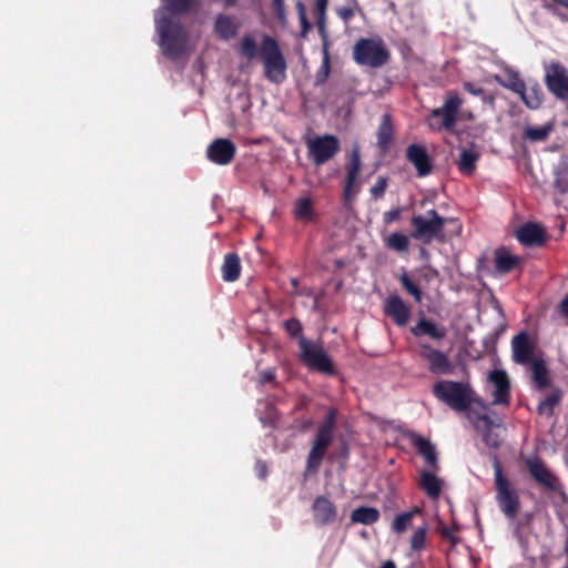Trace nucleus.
<instances>
[{"label":"nucleus","mask_w":568,"mask_h":568,"mask_svg":"<svg viewBox=\"0 0 568 568\" xmlns=\"http://www.w3.org/2000/svg\"><path fill=\"white\" fill-rule=\"evenodd\" d=\"M433 395L455 412H466L473 405L486 408L468 382L440 379L433 385Z\"/></svg>","instance_id":"f257e3e1"},{"label":"nucleus","mask_w":568,"mask_h":568,"mask_svg":"<svg viewBox=\"0 0 568 568\" xmlns=\"http://www.w3.org/2000/svg\"><path fill=\"white\" fill-rule=\"evenodd\" d=\"M338 412L336 408L331 407L325 415L324 420L318 426L314 436L311 450L306 459V471L317 473L322 462L326 455L327 448L334 439V432L336 428Z\"/></svg>","instance_id":"f03ea898"},{"label":"nucleus","mask_w":568,"mask_h":568,"mask_svg":"<svg viewBox=\"0 0 568 568\" xmlns=\"http://www.w3.org/2000/svg\"><path fill=\"white\" fill-rule=\"evenodd\" d=\"M264 77L271 83L281 84L286 80L287 62L277 40L265 34L260 44Z\"/></svg>","instance_id":"7ed1b4c3"},{"label":"nucleus","mask_w":568,"mask_h":568,"mask_svg":"<svg viewBox=\"0 0 568 568\" xmlns=\"http://www.w3.org/2000/svg\"><path fill=\"white\" fill-rule=\"evenodd\" d=\"M158 31L159 45L165 57L178 60L186 52L189 36L180 22L164 17L159 21Z\"/></svg>","instance_id":"20e7f679"},{"label":"nucleus","mask_w":568,"mask_h":568,"mask_svg":"<svg viewBox=\"0 0 568 568\" xmlns=\"http://www.w3.org/2000/svg\"><path fill=\"white\" fill-rule=\"evenodd\" d=\"M493 467L496 503L500 511L508 519H514L520 510L519 494L509 479L504 475L501 463L496 455L494 456Z\"/></svg>","instance_id":"39448f33"},{"label":"nucleus","mask_w":568,"mask_h":568,"mask_svg":"<svg viewBox=\"0 0 568 568\" xmlns=\"http://www.w3.org/2000/svg\"><path fill=\"white\" fill-rule=\"evenodd\" d=\"M353 58L359 65L377 69L388 63L390 52L381 38H361L353 47Z\"/></svg>","instance_id":"423d86ee"},{"label":"nucleus","mask_w":568,"mask_h":568,"mask_svg":"<svg viewBox=\"0 0 568 568\" xmlns=\"http://www.w3.org/2000/svg\"><path fill=\"white\" fill-rule=\"evenodd\" d=\"M464 101L456 91H448L440 108L433 109L427 119L432 131L446 130L452 132L457 123L458 113Z\"/></svg>","instance_id":"0eeeda50"},{"label":"nucleus","mask_w":568,"mask_h":568,"mask_svg":"<svg viewBox=\"0 0 568 568\" xmlns=\"http://www.w3.org/2000/svg\"><path fill=\"white\" fill-rule=\"evenodd\" d=\"M446 220L440 216L436 210H429L426 216L422 214L413 215L410 225L413 227L412 237L429 244L433 240H443Z\"/></svg>","instance_id":"6e6552de"},{"label":"nucleus","mask_w":568,"mask_h":568,"mask_svg":"<svg viewBox=\"0 0 568 568\" xmlns=\"http://www.w3.org/2000/svg\"><path fill=\"white\" fill-rule=\"evenodd\" d=\"M300 359L311 371H315L325 375H334L335 367L323 346L318 343L301 337L298 341Z\"/></svg>","instance_id":"1a4fd4ad"},{"label":"nucleus","mask_w":568,"mask_h":568,"mask_svg":"<svg viewBox=\"0 0 568 568\" xmlns=\"http://www.w3.org/2000/svg\"><path fill=\"white\" fill-rule=\"evenodd\" d=\"M418 356L426 362L427 369L433 375H452L455 372V365L449 355L429 343H418Z\"/></svg>","instance_id":"9d476101"},{"label":"nucleus","mask_w":568,"mask_h":568,"mask_svg":"<svg viewBox=\"0 0 568 568\" xmlns=\"http://www.w3.org/2000/svg\"><path fill=\"white\" fill-rule=\"evenodd\" d=\"M308 156L315 165H322L332 160L341 150L337 136L324 134L306 141Z\"/></svg>","instance_id":"9b49d317"},{"label":"nucleus","mask_w":568,"mask_h":568,"mask_svg":"<svg viewBox=\"0 0 568 568\" xmlns=\"http://www.w3.org/2000/svg\"><path fill=\"white\" fill-rule=\"evenodd\" d=\"M525 466L530 477L549 491L560 493L562 485L559 478L547 467L545 462L537 455L525 459Z\"/></svg>","instance_id":"f8f14e48"},{"label":"nucleus","mask_w":568,"mask_h":568,"mask_svg":"<svg viewBox=\"0 0 568 568\" xmlns=\"http://www.w3.org/2000/svg\"><path fill=\"white\" fill-rule=\"evenodd\" d=\"M545 84L558 100L568 101V71L559 61H551L546 67Z\"/></svg>","instance_id":"ddd939ff"},{"label":"nucleus","mask_w":568,"mask_h":568,"mask_svg":"<svg viewBox=\"0 0 568 568\" xmlns=\"http://www.w3.org/2000/svg\"><path fill=\"white\" fill-rule=\"evenodd\" d=\"M236 154V145L229 139H215L206 149V158L214 164L227 165Z\"/></svg>","instance_id":"4468645a"},{"label":"nucleus","mask_w":568,"mask_h":568,"mask_svg":"<svg viewBox=\"0 0 568 568\" xmlns=\"http://www.w3.org/2000/svg\"><path fill=\"white\" fill-rule=\"evenodd\" d=\"M513 359L516 364L528 365L534 357L535 344L526 332H520L511 339Z\"/></svg>","instance_id":"2eb2a0df"},{"label":"nucleus","mask_w":568,"mask_h":568,"mask_svg":"<svg viewBox=\"0 0 568 568\" xmlns=\"http://www.w3.org/2000/svg\"><path fill=\"white\" fill-rule=\"evenodd\" d=\"M362 170V161L359 149L354 148L349 158V161L346 165V179L344 185V196L345 199H352L355 194L359 192V185L357 183L358 175Z\"/></svg>","instance_id":"dca6fc26"},{"label":"nucleus","mask_w":568,"mask_h":568,"mask_svg":"<svg viewBox=\"0 0 568 568\" xmlns=\"http://www.w3.org/2000/svg\"><path fill=\"white\" fill-rule=\"evenodd\" d=\"M489 382L494 386L493 404L509 405L510 403V381L507 373L503 369H494L489 374Z\"/></svg>","instance_id":"f3484780"},{"label":"nucleus","mask_w":568,"mask_h":568,"mask_svg":"<svg viewBox=\"0 0 568 568\" xmlns=\"http://www.w3.org/2000/svg\"><path fill=\"white\" fill-rule=\"evenodd\" d=\"M384 313L389 316L397 326H405L410 317V307L398 294L394 293L389 294L385 300Z\"/></svg>","instance_id":"a211bd4d"},{"label":"nucleus","mask_w":568,"mask_h":568,"mask_svg":"<svg viewBox=\"0 0 568 568\" xmlns=\"http://www.w3.org/2000/svg\"><path fill=\"white\" fill-rule=\"evenodd\" d=\"M314 523L317 526H327L337 518V507L325 496H317L312 504Z\"/></svg>","instance_id":"6ab92c4d"},{"label":"nucleus","mask_w":568,"mask_h":568,"mask_svg":"<svg viewBox=\"0 0 568 568\" xmlns=\"http://www.w3.org/2000/svg\"><path fill=\"white\" fill-rule=\"evenodd\" d=\"M406 159L414 165L418 176H426L433 171V161L422 144H409L406 149Z\"/></svg>","instance_id":"aec40b11"},{"label":"nucleus","mask_w":568,"mask_h":568,"mask_svg":"<svg viewBox=\"0 0 568 568\" xmlns=\"http://www.w3.org/2000/svg\"><path fill=\"white\" fill-rule=\"evenodd\" d=\"M412 334L419 338L427 336L435 342H442L447 336V328L429 318L420 317L410 328Z\"/></svg>","instance_id":"412c9836"},{"label":"nucleus","mask_w":568,"mask_h":568,"mask_svg":"<svg viewBox=\"0 0 568 568\" xmlns=\"http://www.w3.org/2000/svg\"><path fill=\"white\" fill-rule=\"evenodd\" d=\"M409 438L412 445L416 448L417 453L424 458L426 465L429 468H432V470H437L439 466L435 445L428 438L417 433H410Z\"/></svg>","instance_id":"4be33fe9"},{"label":"nucleus","mask_w":568,"mask_h":568,"mask_svg":"<svg viewBox=\"0 0 568 568\" xmlns=\"http://www.w3.org/2000/svg\"><path fill=\"white\" fill-rule=\"evenodd\" d=\"M516 236L526 246H542L547 239L545 229L534 222L521 225L517 230Z\"/></svg>","instance_id":"5701e85b"},{"label":"nucleus","mask_w":568,"mask_h":568,"mask_svg":"<svg viewBox=\"0 0 568 568\" xmlns=\"http://www.w3.org/2000/svg\"><path fill=\"white\" fill-rule=\"evenodd\" d=\"M495 268L500 274H508L521 265V258L513 255L506 247H499L494 253Z\"/></svg>","instance_id":"b1692460"},{"label":"nucleus","mask_w":568,"mask_h":568,"mask_svg":"<svg viewBox=\"0 0 568 568\" xmlns=\"http://www.w3.org/2000/svg\"><path fill=\"white\" fill-rule=\"evenodd\" d=\"M395 134L393 119L389 113L382 115L381 123L377 129V146L382 153H387L390 149V144Z\"/></svg>","instance_id":"393cba45"},{"label":"nucleus","mask_w":568,"mask_h":568,"mask_svg":"<svg viewBox=\"0 0 568 568\" xmlns=\"http://www.w3.org/2000/svg\"><path fill=\"white\" fill-rule=\"evenodd\" d=\"M530 365L531 381L538 390H544L551 385V377L548 366L542 358H536Z\"/></svg>","instance_id":"a878e982"},{"label":"nucleus","mask_w":568,"mask_h":568,"mask_svg":"<svg viewBox=\"0 0 568 568\" xmlns=\"http://www.w3.org/2000/svg\"><path fill=\"white\" fill-rule=\"evenodd\" d=\"M239 23L227 14H217L214 22V32L222 40H230L237 33Z\"/></svg>","instance_id":"bb28decb"},{"label":"nucleus","mask_w":568,"mask_h":568,"mask_svg":"<svg viewBox=\"0 0 568 568\" xmlns=\"http://www.w3.org/2000/svg\"><path fill=\"white\" fill-rule=\"evenodd\" d=\"M222 278L225 282H235L241 276V260L234 252L226 253L221 267Z\"/></svg>","instance_id":"cd10ccee"},{"label":"nucleus","mask_w":568,"mask_h":568,"mask_svg":"<svg viewBox=\"0 0 568 568\" xmlns=\"http://www.w3.org/2000/svg\"><path fill=\"white\" fill-rule=\"evenodd\" d=\"M419 488L430 498H438L442 493V480L429 470H422L419 474Z\"/></svg>","instance_id":"c85d7f7f"},{"label":"nucleus","mask_w":568,"mask_h":568,"mask_svg":"<svg viewBox=\"0 0 568 568\" xmlns=\"http://www.w3.org/2000/svg\"><path fill=\"white\" fill-rule=\"evenodd\" d=\"M495 81L515 93H519L524 90L525 81L520 78V74L514 69L506 68L503 74L495 75Z\"/></svg>","instance_id":"c756f323"},{"label":"nucleus","mask_w":568,"mask_h":568,"mask_svg":"<svg viewBox=\"0 0 568 568\" xmlns=\"http://www.w3.org/2000/svg\"><path fill=\"white\" fill-rule=\"evenodd\" d=\"M564 397V392L559 387L551 389L537 406V413L541 416L552 417L555 407L560 404Z\"/></svg>","instance_id":"7c9ffc66"},{"label":"nucleus","mask_w":568,"mask_h":568,"mask_svg":"<svg viewBox=\"0 0 568 568\" xmlns=\"http://www.w3.org/2000/svg\"><path fill=\"white\" fill-rule=\"evenodd\" d=\"M518 94L524 104L531 110L539 109L544 101V92L538 83H535L529 88H526L525 84L524 90L520 91Z\"/></svg>","instance_id":"2f4dec72"},{"label":"nucleus","mask_w":568,"mask_h":568,"mask_svg":"<svg viewBox=\"0 0 568 568\" xmlns=\"http://www.w3.org/2000/svg\"><path fill=\"white\" fill-rule=\"evenodd\" d=\"M381 514L377 508L361 506L351 513L352 523L373 525L379 520Z\"/></svg>","instance_id":"473e14b6"},{"label":"nucleus","mask_w":568,"mask_h":568,"mask_svg":"<svg viewBox=\"0 0 568 568\" xmlns=\"http://www.w3.org/2000/svg\"><path fill=\"white\" fill-rule=\"evenodd\" d=\"M480 158V154L474 149H462L458 170L465 175H471L476 170V164Z\"/></svg>","instance_id":"72a5a7b5"},{"label":"nucleus","mask_w":568,"mask_h":568,"mask_svg":"<svg viewBox=\"0 0 568 568\" xmlns=\"http://www.w3.org/2000/svg\"><path fill=\"white\" fill-rule=\"evenodd\" d=\"M422 514V509L418 508V507H414L412 510L409 511H405V513H402V514H398L394 519H393V523H392V530L395 532V534H398V535H402L404 534L408 527L410 526L412 524V520L413 518L416 516V515H419Z\"/></svg>","instance_id":"f704fd0d"},{"label":"nucleus","mask_w":568,"mask_h":568,"mask_svg":"<svg viewBox=\"0 0 568 568\" xmlns=\"http://www.w3.org/2000/svg\"><path fill=\"white\" fill-rule=\"evenodd\" d=\"M385 245L397 253H407L409 250V237L403 233H390L385 240Z\"/></svg>","instance_id":"c9c22d12"},{"label":"nucleus","mask_w":568,"mask_h":568,"mask_svg":"<svg viewBox=\"0 0 568 568\" xmlns=\"http://www.w3.org/2000/svg\"><path fill=\"white\" fill-rule=\"evenodd\" d=\"M479 419L485 423V432L483 434L484 443L490 448H499L501 445V439L497 433H495L491 428L493 420L488 415L479 416Z\"/></svg>","instance_id":"e433bc0d"},{"label":"nucleus","mask_w":568,"mask_h":568,"mask_svg":"<svg viewBox=\"0 0 568 568\" xmlns=\"http://www.w3.org/2000/svg\"><path fill=\"white\" fill-rule=\"evenodd\" d=\"M294 214L297 220L312 221L314 217V210L312 200L302 197L296 201Z\"/></svg>","instance_id":"4c0bfd02"},{"label":"nucleus","mask_w":568,"mask_h":568,"mask_svg":"<svg viewBox=\"0 0 568 568\" xmlns=\"http://www.w3.org/2000/svg\"><path fill=\"white\" fill-rule=\"evenodd\" d=\"M551 131L552 125L549 123L542 126H527L524 130V138L532 142L545 141Z\"/></svg>","instance_id":"58836bf2"},{"label":"nucleus","mask_w":568,"mask_h":568,"mask_svg":"<svg viewBox=\"0 0 568 568\" xmlns=\"http://www.w3.org/2000/svg\"><path fill=\"white\" fill-rule=\"evenodd\" d=\"M239 52L241 55L245 57L248 60H253L256 58L260 52L255 39L251 34H245L241 42Z\"/></svg>","instance_id":"ea45409f"},{"label":"nucleus","mask_w":568,"mask_h":568,"mask_svg":"<svg viewBox=\"0 0 568 568\" xmlns=\"http://www.w3.org/2000/svg\"><path fill=\"white\" fill-rule=\"evenodd\" d=\"M400 284L404 290L410 294L416 303H422L423 292L422 290L410 280L407 273H403L399 277Z\"/></svg>","instance_id":"a19ab883"},{"label":"nucleus","mask_w":568,"mask_h":568,"mask_svg":"<svg viewBox=\"0 0 568 568\" xmlns=\"http://www.w3.org/2000/svg\"><path fill=\"white\" fill-rule=\"evenodd\" d=\"M427 527H418L410 537L412 551H420L426 547Z\"/></svg>","instance_id":"79ce46f5"},{"label":"nucleus","mask_w":568,"mask_h":568,"mask_svg":"<svg viewBox=\"0 0 568 568\" xmlns=\"http://www.w3.org/2000/svg\"><path fill=\"white\" fill-rule=\"evenodd\" d=\"M284 329L291 337H297L298 341L303 336V325L296 317L288 318L284 322Z\"/></svg>","instance_id":"37998d69"},{"label":"nucleus","mask_w":568,"mask_h":568,"mask_svg":"<svg viewBox=\"0 0 568 568\" xmlns=\"http://www.w3.org/2000/svg\"><path fill=\"white\" fill-rule=\"evenodd\" d=\"M329 72H331L329 55H328V51L325 49L322 65H321L320 70L316 72L315 83L316 84L325 83L329 75Z\"/></svg>","instance_id":"c03bdc74"},{"label":"nucleus","mask_w":568,"mask_h":568,"mask_svg":"<svg viewBox=\"0 0 568 568\" xmlns=\"http://www.w3.org/2000/svg\"><path fill=\"white\" fill-rule=\"evenodd\" d=\"M327 4H328V0H316L315 1L316 19H317V27H318L320 32L325 31V18H326Z\"/></svg>","instance_id":"a18cd8bd"},{"label":"nucleus","mask_w":568,"mask_h":568,"mask_svg":"<svg viewBox=\"0 0 568 568\" xmlns=\"http://www.w3.org/2000/svg\"><path fill=\"white\" fill-rule=\"evenodd\" d=\"M388 186V179L386 176H378L376 183L371 187V195L374 200H379L384 196Z\"/></svg>","instance_id":"49530a36"},{"label":"nucleus","mask_w":568,"mask_h":568,"mask_svg":"<svg viewBox=\"0 0 568 568\" xmlns=\"http://www.w3.org/2000/svg\"><path fill=\"white\" fill-rule=\"evenodd\" d=\"M463 88H464L465 91H467L468 93H470L473 95L481 97L484 102H493V100H494L493 97H488L486 94L484 88L477 87V85H475L474 83H471L469 81L464 82Z\"/></svg>","instance_id":"de8ad7c7"},{"label":"nucleus","mask_w":568,"mask_h":568,"mask_svg":"<svg viewBox=\"0 0 568 568\" xmlns=\"http://www.w3.org/2000/svg\"><path fill=\"white\" fill-rule=\"evenodd\" d=\"M356 11H357V8H355L354 4H347V6L337 8L336 14L344 23L347 24L353 19Z\"/></svg>","instance_id":"09e8293b"},{"label":"nucleus","mask_w":568,"mask_h":568,"mask_svg":"<svg viewBox=\"0 0 568 568\" xmlns=\"http://www.w3.org/2000/svg\"><path fill=\"white\" fill-rule=\"evenodd\" d=\"M440 537L445 540H448L452 547H456L460 542V538L455 534V530L449 527L439 528Z\"/></svg>","instance_id":"8fccbe9b"},{"label":"nucleus","mask_w":568,"mask_h":568,"mask_svg":"<svg viewBox=\"0 0 568 568\" xmlns=\"http://www.w3.org/2000/svg\"><path fill=\"white\" fill-rule=\"evenodd\" d=\"M298 18L302 27V37H305L311 29V23L306 17L305 7L302 2L297 3Z\"/></svg>","instance_id":"3c124183"},{"label":"nucleus","mask_w":568,"mask_h":568,"mask_svg":"<svg viewBox=\"0 0 568 568\" xmlns=\"http://www.w3.org/2000/svg\"><path fill=\"white\" fill-rule=\"evenodd\" d=\"M402 213H403V207H400V206H397L390 211H387L383 214V222L386 225L397 222L400 220Z\"/></svg>","instance_id":"603ef678"},{"label":"nucleus","mask_w":568,"mask_h":568,"mask_svg":"<svg viewBox=\"0 0 568 568\" xmlns=\"http://www.w3.org/2000/svg\"><path fill=\"white\" fill-rule=\"evenodd\" d=\"M275 381V372L272 368L265 369L260 374V382L262 384L272 383Z\"/></svg>","instance_id":"864d4df0"},{"label":"nucleus","mask_w":568,"mask_h":568,"mask_svg":"<svg viewBox=\"0 0 568 568\" xmlns=\"http://www.w3.org/2000/svg\"><path fill=\"white\" fill-rule=\"evenodd\" d=\"M559 313L568 321V293L564 296L558 305Z\"/></svg>","instance_id":"5fc2aeb1"},{"label":"nucleus","mask_w":568,"mask_h":568,"mask_svg":"<svg viewBox=\"0 0 568 568\" xmlns=\"http://www.w3.org/2000/svg\"><path fill=\"white\" fill-rule=\"evenodd\" d=\"M273 7L277 16L284 13V0H273Z\"/></svg>","instance_id":"6e6d98bb"},{"label":"nucleus","mask_w":568,"mask_h":568,"mask_svg":"<svg viewBox=\"0 0 568 568\" xmlns=\"http://www.w3.org/2000/svg\"><path fill=\"white\" fill-rule=\"evenodd\" d=\"M341 456L344 458L348 457V445L346 443H343L341 447Z\"/></svg>","instance_id":"4d7b16f0"},{"label":"nucleus","mask_w":568,"mask_h":568,"mask_svg":"<svg viewBox=\"0 0 568 568\" xmlns=\"http://www.w3.org/2000/svg\"><path fill=\"white\" fill-rule=\"evenodd\" d=\"M379 568H396V565L393 560H387Z\"/></svg>","instance_id":"13d9d810"},{"label":"nucleus","mask_w":568,"mask_h":568,"mask_svg":"<svg viewBox=\"0 0 568 568\" xmlns=\"http://www.w3.org/2000/svg\"><path fill=\"white\" fill-rule=\"evenodd\" d=\"M347 1H348V4H354V7H355V8H357V11H358L359 13H363V10H362V8L359 7V4H358V1H357V0H347Z\"/></svg>","instance_id":"bf43d9fd"},{"label":"nucleus","mask_w":568,"mask_h":568,"mask_svg":"<svg viewBox=\"0 0 568 568\" xmlns=\"http://www.w3.org/2000/svg\"><path fill=\"white\" fill-rule=\"evenodd\" d=\"M291 284H292V286H293L294 288H296V287H297V285H298V281H297V278H292V280H291Z\"/></svg>","instance_id":"052dcab7"}]
</instances>
